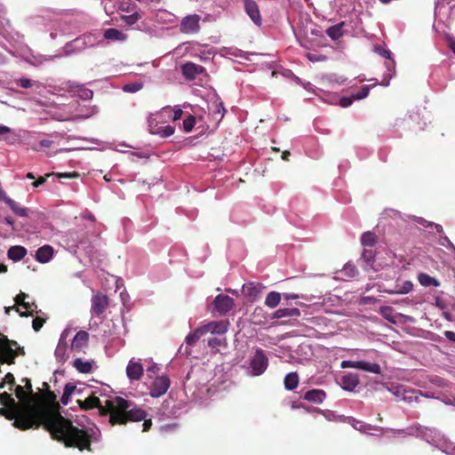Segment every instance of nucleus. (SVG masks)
Segmentation results:
<instances>
[{"label":"nucleus","instance_id":"nucleus-1","mask_svg":"<svg viewBox=\"0 0 455 455\" xmlns=\"http://www.w3.org/2000/svg\"><path fill=\"white\" fill-rule=\"evenodd\" d=\"M20 407L21 409L2 408L0 415L5 417L6 419L14 420V427L19 429H37L43 427L52 435V440L64 443L66 448H76L80 451H92V435L86 429L75 426L70 419L59 412L51 411H49L50 417H36L28 419L24 424H18L16 420L23 417V410L26 405L21 404Z\"/></svg>","mask_w":455,"mask_h":455},{"label":"nucleus","instance_id":"nucleus-2","mask_svg":"<svg viewBox=\"0 0 455 455\" xmlns=\"http://www.w3.org/2000/svg\"><path fill=\"white\" fill-rule=\"evenodd\" d=\"M77 405L83 411L98 409L100 416H108L111 426L125 425L128 422H138L147 417L146 411L138 407L133 402L116 396L101 405L100 398L90 395L85 400H77Z\"/></svg>","mask_w":455,"mask_h":455},{"label":"nucleus","instance_id":"nucleus-3","mask_svg":"<svg viewBox=\"0 0 455 455\" xmlns=\"http://www.w3.org/2000/svg\"><path fill=\"white\" fill-rule=\"evenodd\" d=\"M14 392L19 402H20L22 405L27 406V408L24 409V417L19 418V419L16 420V423L23 424L24 422H28L29 419L36 417H50L47 408L32 403L34 398H37L36 395L34 393L28 394V389L24 388L21 385L16 386Z\"/></svg>","mask_w":455,"mask_h":455},{"label":"nucleus","instance_id":"nucleus-4","mask_svg":"<svg viewBox=\"0 0 455 455\" xmlns=\"http://www.w3.org/2000/svg\"><path fill=\"white\" fill-rule=\"evenodd\" d=\"M108 306L109 299L105 293L99 291L91 298V314H92V315L97 317L102 316L104 312L108 308Z\"/></svg>","mask_w":455,"mask_h":455},{"label":"nucleus","instance_id":"nucleus-5","mask_svg":"<svg viewBox=\"0 0 455 455\" xmlns=\"http://www.w3.org/2000/svg\"><path fill=\"white\" fill-rule=\"evenodd\" d=\"M171 387V380L168 376L161 375L155 379L149 387V395L154 398H160L164 395Z\"/></svg>","mask_w":455,"mask_h":455},{"label":"nucleus","instance_id":"nucleus-6","mask_svg":"<svg viewBox=\"0 0 455 455\" xmlns=\"http://www.w3.org/2000/svg\"><path fill=\"white\" fill-rule=\"evenodd\" d=\"M200 17L197 14H189L183 18L180 24V31L182 34L198 33Z\"/></svg>","mask_w":455,"mask_h":455},{"label":"nucleus","instance_id":"nucleus-7","mask_svg":"<svg viewBox=\"0 0 455 455\" xmlns=\"http://www.w3.org/2000/svg\"><path fill=\"white\" fill-rule=\"evenodd\" d=\"M267 367V358L264 355V352L258 348L256 354H254L253 357L251 360V368L253 371L254 376L261 375Z\"/></svg>","mask_w":455,"mask_h":455},{"label":"nucleus","instance_id":"nucleus-8","mask_svg":"<svg viewBox=\"0 0 455 455\" xmlns=\"http://www.w3.org/2000/svg\"><path fill=\"white\" fill-rule=\"evenodd\" d=\"M205 68L192 61L185 62L180 66V73L186 80L193 81L198 75L204 74Z\"/></svg>","mask_w":455,"mask_h":455},{"label":"nucleus","instance_id":"nucleus-9","mask_svg":"<svg viewBox=\"0 0 455 455\" xmlns=\"http://www.w3.org/2000/svg\"><path fill=\"white\" fill-rule=\"evenodd\" d=\"M234 306V300L233 298L220 294L214 298L213 300V307L214 310H216L220 315H224L227 313H228L230 310H232Z\"/></svg>","mask_w":455,"mask_h":455},{"label":"nucleus","instance_id":"nucleus-10","mask_svg":"<svg viewBox=\"0 0 455 455\" xmlns=\"http://www.w3.org/2000/svg\"><path fill=\"white\" fill-rule=\"evenodd\" d=\"M148 131L151 134L159 135L161 138H170L174 133V127L172 125H159L155 118L148 119Z\"/></svg>","mask_w":455,"mask_h":455},{"label":"nucleus","instance_id":"nucleus-11","mask_svg":"<svg viewBox=\"0 0 455 455\" xmlns=\"http://www.w3.org/2000/svg\"><path fill=\"white\" fill-rule=\"evenodd\" d=\"M7 337L0 339V363L12 365L15 363V351L12 347L6 346Z\"/></svg>","mask_w":455,"mask_h":455},{"label":"nucleus","instance_id":"nucleus-12","mask_svg":"<svg viewBox=\"0 0 455 455\" xmlns=\"http://www.w3.org/2000/svg\"><path fill=\"white\" fill-rule=\"evenodd\" d=\"M90 339V335L85 331H77L76 335H75L73 339V342H71V351L75 353H80L88 346V340Z\"/></svg>","mask_w":455,"mask_h":455},{"label":"nucleus","instance_id":"nucleus-13","mask_svg":"<svg viewBox=\"0 0 455 455\" xmlns=\"http://www.w3.org/2000/svg\"><path fill=\"white\" fill-rule=\"evenodd\" d=\"M203 332L211 334H224L227 331V323L223 321L208 322V323L197 328Z\"/></svg>","mask_w":455,"mask_h":455},{"label":"nucleus","instance_id":"nucleus-14","mask_svg":"<svg viewBox=\"0 0 455 455\" xmlns=\"http://www.w3.org/2000/svg\"><path fill=\"white\" fill-rule=\"evenodd\" d=\"M244 10L245 13L251 18V21L254 22L258 27L261 24V16L259 12L258 4L252 0H244Z\"/></svg>","mask_w":455,"mask_h":455},{"label":"nucleus","instance_id":"nucleus-15","mask_svg":"<svg viewBox=\"0 0 455 455\" xmlns=\"http://www.w3.org/2000/svg\"><path fill=\"white\" fill-rule=\"evenodd\" d=\"M270 319V315L262 307H256L251 315V322L254 325H265Z\"/></svg>","mask_w":455,"mask_h":455},{"label":"nucleus","instance_id":"nucleus-16","mask_svg":"<svg viewBox=\"0 0 455 455\" xmlns=\"http://www.w3.org/2000/svg\"><path fill=\"white\" fill-rule=\"evenodd\" d=\"M299 316V310L296 307L293 308H281L274 311L270 315V319H283V318H298Z\"/></svg>","mask_w":455,"mask_h":455},{"label":"nucleus","instance_id":"nucleus-17","mask_svg":"<svg viewBox=\"0 0 455 455\" xmlns=\"http://www.w3.org/2000/svg\"><path fill=\"white\" fill-rule=\"evenodd\" d=\"M126 374L131 380H140L143 374V367L139 363L130 361L126 367Z\"/></svg>","mask_w":455,"mask_h":455},{"label":"nucleus","instance_id":"nucleus-18","mask_svg":"<svg viewBox=\"0 0 455 455\" xmlns=\"http://www.w3.org/2000/svg\"><path fill=\"white\" fill-rule=\"evenodd\" d=\"M358 385V376L356 373H347L341 377L340 386L347 391H353Z\"/></svg>","mask_w":455,"mask_h":455},{"label":"nucleus","instance_id":"nucleus-19","mask_svg":"<svg viewBox=\"0 0 455 455\" xmlns=\"http://www.w3.org/2000/svg\"><path fill=\"white\" fill-rule=\"evenodd\" d=\"M376 251L373 247H363L362 253V259L365 263L363 269H372L373 263L375 262Z\"/></svg>","mask_w":455,"mask_h":455},{"label":"nucleus","instance_id":"nucleus-20","mask_svg":"<svg viewBox=\"0 0 455 455\" xmlns=\"http://www.w3.org/2000/svg\"><path fill=\"white\" fill-rule=\"evenodd\" d=\"M53 249L49 245H44L36 251V254H35V259L41 264H45L52 258Z\"/></svg>","mask_w":455,"mask_h":455},{"label":"nucleus","instance_id":"nucleus-21","mask_svg":"<svg viewBox=\"0 0 455 455\" xmlns=\"http://www.w3.org/2000/svg\"><path fill=\"white\" fill-rule=\"evenodd\" d=\"M243 292L251 301H255V299H257L260 295L261 286L257 283H249L248 284L243 285Z\"/></svg>","mask_w":455,"mask_h":455},{"label":"nucleus","instance_id":"nucleus-22","mask_svg":"<svg viewBox=\"0 0 455 455\" xmlns=\"http://www.w3.org/2000/svg\"><path fill=\"white\" fill-rule=\"evenodd\" d=\"M43 386L44 388H46V391L43 393V401L47 405H52L53 408H55V411L50 410V411L53 412H59V403L56 402V395L48 389V384L47 382H44Z\"/></svg>","mask_w":455,"mask_h":455},{"label":"nucleus","instance_id":"nucleus-23","mask_svg":"<svg viewBox=\"0 0 455 455\" xmlns=\"http://www.w3.org/2000/svg\"><path fill=\"white\" fill-rule=\"evenodd\" d=\"M325 391L322 389H312L304 394V400L310 403H321L325 399Z\"/></svg>","mask_w":455,"mask_h":455},{"label":"nucleus","instance_id":"nucleus-24","mask_svg":"<svg viewBox=\"0 0 455 455\" xmlns=\"http://www.w3.org/2000/svg\"><path fill=\"white\" fill-rule=\"evenodd\" d=\"M27 253L28 251L25 249L24 246L14 245L9 248L8 258L14 261H20L26 256Z\"/></svg>","mask_w":455,"mask_h":455},{"label":"nucleus","instance_id":"nucleus-25","mask_svg":"<svg viewBox=\"0 0 455 455\" xmlns=\"http://www.w3.org/2000/svg\"><path fill=\"white\" fill-rule=\"evenodd\" d=\"M68 337V331H62L61 336H60L59 345L55 348V356L57 359L61 360L66 355V339Z\"/></svg>","mask_w":455,"mask_h":455},{"label":"nucleus","instance_id":"nucleus-26","mask_svg":"<svg viewBox=\"0 0 455 455\" xmlns=\"http://www.w3.org/2000/svg\"><path fill=\"white\" fill-rule=\"evenodd\" d=\"M413 290V283L410 280H406L402 284H395L393 290H387V292L390 294H407Z\"/></svg>","mask_w":455,"mask_h":455},{"label":"nucleus","instance_id":"nucleus-27","mask_svg":"<svg viewBox=\"0 0 455 455\" xmlns=\"http://www.w3.org/2000/svg\"><path fill=\"white\" fill-rule=\"evenodd\" d=\"M372 374H380L381 367L375 363H368L365 361H357V369Z\"/></svg>","mask_w":455,"mask_h":455},{"label":"nucleus","instance_id":"nucleus-28","mask_svg":"<svg viewBox=\"0 0 455 455\" xmlns=\"http://www.w3.org/2000/svg\"><path fill=\"white\" fill-rule=\"evenodd\" d=\"M103 38L106 40L124 42L127 39V36L116 28H108L103 33Z\"/></svg>","mask_w":455,"mask_h":455},{"label":"nucleus","instance_id":"nucleus-29","mask_svg":"<svg viewBox=\"0 0 455 455\" xmlns=\"http://www.w3.org/2000/svg\"><path fill=\"white\" fill-rule=\"evenodd\" d=\"M363 248H374L377 243V236L374 232L366 231L360 238Z\"/></svg>","mask_w":455,"mask_h":455},{"label":"nucleus","instance_id":"nucleus-30","mask_svg":"<svg viewBox=\"0 0 455 455\" xmlns=\"http://www.w3.org/2000/svg\"><path fill=\"white\" fill-rule=\"evenodd\" d=\"M0 403L6 408L21 409V403H16L13 397L6 392L0 395Z\"/></svg>","mask_w":455,"mask_h":455},{"label":"nucleus","instance_id":"nucleus-31","mask_svg":"<svg viewBox=\"0 0 455 455\" xmlns=\"http://www.w3.org/2000/svg\"><path fill=\"white\" fill-rule=\"evenodd\" d=\"M418 281H419V284H421L422 286H425V287H428V286L439 287L440 286V282L437 279H435V278L432 277L431 275L425 274V273L419 274Z\"/></svg>","mask_w":455,"mask_h":455},{"label":"nucleus","instance_id":"nucleus-32","mask_svg":"<svg viewBox=\"0 0 455 455\" xmlns=\"http://www.w3.org/2000/svg\"><path fill=\"white\" fill-rule=\"evenodd\" d=\"M16 306L22 307V308L25 309V311H20L19 307H16L15 311L19 313L20 316H31L37 308V305H36L35 302H24Z\"/></svg>","mask_w":455,"mask_h":455},{"label":"nucleus","instance_id":"nucleus-33","mask_svg":"<svg viewBox=\"0 0 455 455\" xmlns=\"http://www.w3.org/2000/svg\"><path fill=\"white\" fill-rule=\"evenodd\" d=\"M6 204L9 205V208L12 209V212H14L18 217H28V208L19 204L18 202L14 200H9L5 202Z\"/></svg>","mask_w":455,"mask_h":455},{"label":"nucleus","instance_id":"nucleus-34","mask_svg":"<svg viewBox=\"0 0 455 455\" xmlns=\"http://www.w3.org/2000/svg\"><path fill=\"white\" fill-rule=\"evenodd\" d=\"M282 299V294L277 291H272L267 294L266 300H264V305L270 308H275L279 305L280 300Z\"/></svg>","mask_w":455,"mask_h":455},{"label":"nucleus","instance_id":"nucleus-35","mask_svg":"<svg viewBox=\"0 0 455 455\" xmlns=\"http://www.w3.org/2000/svg\"><path fill=\"white\" fill-rule=\"evenodd\" d=\"M299 376L296 372H290L285 375L284 378V387L287 390H293L298 387Z\"/></svg>","mask_w":455,"mask_h":455},{"label":"nucleus","instance_id":"nucleus-36","mask_svg":"<svg viewBox=\"0 0 455 455\" xmlns=\"http://www.w3.org/2000/svg\"><path fill=\"white\" fill-rule=\"evenodd\" d=\"M343 22L338 23L328 29H326V36L331 38V40H337L341 38L344 32H342Z\"/></svg>","mask_w":455,"mask_h":455},{"label":"nucleus","instance_id":"nucleus-37","mask_svg":"<svg viewBox=\"0 0 455 455\" xmlns=\"http://www.w3.org/2000/svg\"><path fill=\"white\" fill-rule=\"evenodd\" d=\"M73 365L75 369L80 373L87 374L92 371V364L90 362L83 361L81 358L74 360Z\"/></svg>","mask_w":455,"mask_h":455},{"label":"nucleus","instance_id":"nucleus-38","mask_svg":"<svg viewBox=\"0 0 455 455\" xmlns=\"http://www.w3.org/2000/svg\"><path fill=\"white\" fill-rule=\"evenodd\" d=\"M205 333L199 329H195L186 337V344L188 347H193Z\"/></svg>","mask_w":455,"mask_h":455},{"label":"nucleus","instance_id":"nucleus-39","mask_svg":"<svg viewBox=\"0 0 455 455\" xmlns=\"http://www.w3.org/2000/svg\"><path fill=\"white\" fill-rule=\"evenodd\" d=\"M140 19V14L138 12H134L130 15H121L120 20L124 22L128 27H132L136 24L138 20Z\"/></svg>","mask_w":455,"mask_h":455},{"label":"nucleus","instance_id":"nucleus-40","mask_svg":"<svg viewBox=\"0 0 455 455\" xmlns=\"http://www.w3.org/2000/svg\"><path fill=\"white\" fill-rule=\"evenodd\" d=\"M350 425L353 426L354 429L363 433H366L367 431L372 429V427L370 424H365L363 421L357 420L355 419H351Z\"/></svg>","mask_w":455,"mask_h":455},{"label":"nucleus","instance_id":"nucleus-41","mask_svg":"<svg viewBox=\"0 0 455 455\" xmlns=\"http://www.w3.org/2000/svg\"><path fill=\"white\" fill-rule=\"evenodd\" d=\"M143 84L140 82L129 83L124 85V91L127 93H136L140 91Z\"/></svg>","mask_w":455,"mask_h":455},{"label":"nucleus","instance_id":"nucleus-42","mask_svg":"<svg viewBox=\"0 0 455 455\" xmlns=\"http://www.w3.org/2000/svg\"><path fill=\"white\" fill-rule=\"evenodd\" d=\"M370 85H363L357 92H353L351 97L355 100H363L369 95Z\"/></svg>","mask_w":455,"mask_h":455},{"label":"nucleus","instance_id":"nucleus-43","mask_svg":"<svg viewBox=\"0 0 455 455\" xmlns=\"http://www.w3.org/2000/svg\"><path fill=\"white\" fill-rule=\"evenodd\" d=\"M195 124L196 117L189 115L185 120H183V130H185L186 132H189L193 130Z\"/></svg>","mask_w":455,"mask_h":455},{"label":"nucleus","instance_id":"nucleus-44","mask_svg":"<svg viewBox=\"0 0 455 455\" xmlns=\"http://www.w3.org/2000/svg\"><path fill=\"white\" fill-rule=\"evenodd\" d=\"M5 384L12 386V387L15 386V377L12 373L8 372L5 374V378H4V381L0 384V387L3 388Z\"/></svg>","mask_w":455,"mask_h":455},{"label":"nucleus","instance_id":"nucleus-45","mask_svg":"<svg viewBox=\"0 0 455 455\" xmlns=\"http://www.w3.org/2000/svg\"><path fill=\"white\" fill-rule=\"evenodd\" d=\"M354 100H356L354 99V97H352V96L341 97L340 101H339V105H340L341 108H347L351 106V104H352V102H354Z\"/></svg>","mask_w":455,"mask_h":455},{"label":"nucleus","instance_id":"nucleus-46","mask_svg":"<svg viewBox=\"0 0 455 455\" xmlns=\"http://www.w3.org/2000/svg\"><path fill=\"white\" fill-rule=\"evenodd\" d=\"M44 319L39 316H36L33 320V329L35 331H39L41 328L44 326Z\"/></svg>","mask_w":455,"mask_h":455},{"label":"nucleus","instance_id":"nucleus-47","mask_svg":"<svg viewBox=\"0 0 455 455\" xmlns=\"http://www.w3.org/2000/svg\"><path fill=\"white\" fill-rule=\"evenodd\" d=\"M223 344V341L219 338H212L208 339V347L212 348H218Z\"/></svg>","mask_w":455,"mask_h":455},{"label":"nucleus","instance_id":"nucleus-48","mask_svg":"<svg viewBox=\"0 0 455 455\" xmlns=\"http://www.w3.org/2000/svg\"><path fill=\"white\" fill-rule=\"evenodd\" d=\"M343 272L345 275H349V276H355L357 274L356 268L352 265L345 266Z\"/></svg>","mask_w":455,"mask_h":455},{"label":"nucleus","instance_id":"nucleus-49","mask_svg":"<svg viewBox=\"0 0 455 455\" xmlns=\"http://www.w3.org/2000/svg\"><path fill=\"white\" fill-rule=\"evenodd\" d=\"M28 293L20 291L14 298L15 305H19L20 303H26L25 300H26V299H28Z\"/></svg>","mask_w":455,"mask_h":455},{"label":"nucleus","instance_id":"nucleus-50","mask_svg":"<svg viewBox=\"0 0 455 455\" xmlns=\"http://www.w3.org/2000/svg\"><path fill=\"white\" fill-rule=\"evenodd\" d=\"M16 84L20 85L22 88H29L32 86V81L28 78H21L16 81Z\"/></svg>","mask_w":455,"mask_h":455},{"label":"nucleus","instance_id":"nucleus-51","mask_svg":"<svg viewBox=\"0 0 455 455\" xmlns=\"http://www.w3.org/2000/svg\"><path fill=\"white\" fill-rule=\"evenodd\" d=\"M357 361H350V360H347V361H343L341 362V368L345 369V368H353V369H357Z\"/></svg>","mask_w":455,"mask_h":455},{"label":"nucleus","instance_id":"nucleus-52","mask_svg":"<svg viewBox=\"0 0 455 455\" xmlns=\"http://www.w3.org/2000/svg\"><path fill=\"white\" fill-rule=\"evenodd\" d=\"M51 174H46L45 176H40L36 180L34 181L33 187L37 188L39 186L44 184L46 182V177H50Z\"/></svg>","mask_w":455,"mask_h":455},{"label":"nucleus","instance_id":"nucleus-53","mask_svg":"<svg viewBox=\"0 0 455 455\" xmlns=\"http://www.w3.org/2000/svg\"><path fill=\"white\" fill-rule=\"evenodd\" d=\"M307 60H309L312 62H318V61L325 60V57L323 55H315L313 53H309V54H307Z\"/></svg>","mask_w":455,"mask_h":455},{"label":"nucleus","instance_id":"nucleus-54","mask_svg":"<svg viewBox=\"0 0 455 455\" xmlns=\"http://www.w3.org/2000/svg\"><path fill=\"white\" fill-rule=\"evenodd\" d=\"M75 390H76V386L73 383L68 382L65 385L64 393H62V394L72 395V394H74Z\"/></svg>","mask_w":455,"mask_h":455},{"label":"nucleus","instance_id":"nucleus-55","mask_svg":"<svg viewBox=\"0 0 455 455\" xmlns=\"http://www.w3.org/2000/svg\"><path fill=\"white\" fill-rule=\"evenodd\" d=\"M140 420H143L142 431L148 432L150 429V427H152V420L148 419L146 418H143V419H140ZM140 420H139V421H140Z\"/></svg>","mask_w":455,"mask_h":455},{"label":"nucleus","instance_id":"nucleus-56","mask_svg":"<svg viewBox=\"0 0 455 455\" xmlns=\"http://www.w3.org/2000/svg\"><path fill=\"white\" fill-rule=\"evenodd\" d=\"M21 383L24 384V387H22L28 389V394H32L31 380H29L28 378H22L21 379Z\"/></svg>","mask_w":455,"mask_h":455},{"label":"nucleus","instance_id":"nucleus-57","mask_svg":"<svg viewBox=\"0 0 455 455\" xmlns=\"http://www.w3.org/2000/svg\"><path fill=\"white\" fill-rule=\"evenodd\" d=\"M378 53L380 54L382 56V58H384L386 60H390V58H391V52L388 50H385L383 48H379Z\"/></svg>","mask_w":455,"mask_h":455},{"label":"nucleus","instance_id":"nucleus-58","mask_svg":"<svg viewBox=\"0 0 455 455\" xmlns=\"http://www.w3.org/2000/svg\"><path fill=\"white\" fill-rule=\"evenodd\" d=\"M443 335L450 341L455 342V333L452 331H444Z\"/></svg>","mask_w":455,"mask_h":455},{"label":"nucleus","instance_id":"nucleus-59","mask_svg":"<svg viewBox=\"0 0 455 455\" xmlns=\"http://www.w3.org/2000/svg\"><path fill=\"white\" fill-rule=\"evenodd\" d=\"M182 114H183V111L180 108H177V109L173 110L172 120L173 121L180 120Z\"/></svg>","mask_w":455,"mask_h":455},{"label":"nucleus","instance_id":"nucleus-60","mask_svg":"<svg viewBox=\"0 0 455 455\" xmlns=\"http://www.w3.org/2000/svg\"><path fill=\"white\" fill-rule=\"evenodd\" d=\"M283 298H284L285 300H291L297 299L299 298V296L296 293H283Z\"/></svg>","mask_w":455,"mask_h":455},{"label":"nucleus","instance_id":"nucleus-61","mask_svg":"<svg viewBox=\"0 0 455 455\" xmlns=\"http://www.w3.org/2000/svg\"><path fill=\"white\" fill-rule=\"evenodd\" d=\"M14 351H15V357L25 356V348H23V347H16L14 348Z\"/></svg>","mask_w":455,"mask_h":455},{"label":"nucleus","instance_id":"nucleus-62","mask_svg":"<svg viewBox=\"0 0 455 455\" xmlns=\"http://www.w3.org/2000/svg\"><path fill=\"white\" fill-rule=\"evenodd\" d=\"M93 95L91 90H83V94H81V98L84 100H89Z\"/></svg>","mask_w":455,"mask_h":455},{"label":"nucleus","instance_id":"nucleus-63","mask_svg":"<svg viewBox=\"0 0 455 455\" xmlns=\"http://www.w3.org/2000/svg\"><path fill=\"white\" fill-rule=\"evenodd\" d=\"M392 312L391 307H381V314L382 316L388 319V314Z\"/></svg>","mask_w":455,"mask_h":455},{"label":"nucleus","instance_id":"nucleus-64","mask_svg":"<svg viewBox=\"0 0 455 455\" xmlns=\"http://www.w3.org/2000/svg\"><path fill=\"white\" fill-rule=\"evenodd\" d=\"M216 108H217V113L220 114V117H223L224 113H225V108H224L223 103L222 102L217 103Z\"/></svg>","mask_w":455,"mask_h":455}]
</instances>
